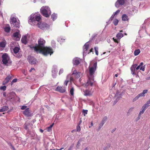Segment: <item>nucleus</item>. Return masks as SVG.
<instances>
[{"label": "nucleus", "instance_id": "1", "mask_svg": "<svg viewBox=\"0 0 150 150\" xmlns=\"http://www.w3.org/2000/svg\"><path fill=\"white\" fill-rule=\"evenodd\" d=\"M97 62L92 61L90 63L89 67V75L88 79L85 84L83 85L86 89L83 90L84 95L85 96H91L93 93L92 87L94 82L93 74L96 70L97 68Z\"/></svg>", "mask_w": 150, "mask_h": 150}, {"label": "nucleus", "instance_id": "2", "mask_svg": "<svg viewBox=\"0 0 150 150\" xmlns=\"http://www.w3.org/2000/svg\"><path fill=\"white\" fill-rule=\"evenodd\" d=\"M38 42V45L33 47L34 50L37 53H42L45 56L49 54L51 55L53 53V52L51 47L45 46V41L43 38L39 39Z\"/></svg>", "mask_w": 150, "mask_h": 150}, {"label": "nucleus", "instance_id": "3", "mask_svg": "<svg viewBox=\"0 0 150 150\" xmlns=\"http://www.w3.org/2000/svg\"><path fill=\"white\" fill-rule=\"evenodd\" d=\"M41 19V16L37 13H33L29 17L28 21L29 24L31 25H35L37 24L38 27L42 30L47 29L49 25L43 22H38Z\"/></svg>", "mask_w": 150, "mask_h": 150}, {"label": "nucleus", "instance_id": "4", "mask_svg": "<svg viewBox=\"0 0 150 150\" xmlns=\"http://www.w3.org/2000/svg\"><path fill=\"white\" fill-rule=\"evenodd\" d=\"M40 11L42 15L46 17H49L51 13L50 8L48 6H43L40 9Z\"/></svg>", "mask_w": 150, "mask_h": 150}, {"label": "nucleus", "instance_id": "5", "mask_svg": "<svg viewBox=\"0 0 150 150\" xmlns=\"http://www.w3.org/2000/svg\"><path fill=\"white\" fill-rule=\"evenodd\" d=\"M89 47V45L88 42H86L83 46V55L86 56L87 54H89L90 53L92 52L93 48H92L89 50H88Z\"/></svg>", "mask_w": 150, "mask_h": 150}, {"label": "nucleus", "instance_id": "6", "mask_svg": "<svg viewBox=\"0 0 150 150\" xmlns=\"http://www.w3.org/2000/svg\"><path fill=\"white\" fill-rule=\"evenodd\" d=\"M2 62L4 64L8 65L7 64L11 63L10 57L7 54L5 53L3 54L2 56Z\"/></svg>", "mask_w": 150, "mask_h": 150}, {"label": "nucleus", "instance_id": "7", "mask_svg": "<svg viewBox=\"0 0 150 150\" xmlns=\"http://www.w3.org/2000/svg\"><path fill=\"white\" fill-rule=\"evenodd\" d=\"M74 81V79L72 76V75L70 74L68 75L66 79L64 82V85L67 86L68 83H71Z\"/></svg>", "mask_w": 150, "mask_h": 150}, {"label": "nucleus", "instance_id": "8", "mask_svg": "<svg viewBox=\"0 0 150 150\" xmlns=\"http://www.w3.org/2000/svg\"><path fill=\"white\" fill-rule=\"evenodd\" d=\"M28 59L29 62L32 64H36L37 61L36 59L33 57L28 56Z\"/></svg>", "mask_w": 150, "mask_h": 150}, {"label": "nucleus", "instance_id": "9", "mask_svg": "<svg viewBox=\"0 0 150 150\" xmlns=\"http://www.w3.org/2000/svg\"><path fill=\"white\" fill-rule=\"evenodd\" d=\"M122 95V94L118 91L117 92L114 96L115 98L116 99V100L114 101L115 104L121 97Z\"/></svg>", "mask_w": 150, "mask_h": 150}, {"label": "nucleus", "instance_id": "10", "mask_svg": "<svg viewBox=\"0 0 150 150\" xmlns=\"http://www.w3.org/2000/svg\"><path fill=\"white\" fill-rule=\"evenodd\" d=\"M82 73L80 72H77L76 70L74 71L72 74L74 75V76L76 78H78L80 77V76L82 75Z\"/></svg>", "mask_w": 150, "mask_h": 150}, {"label": "nucleus", "instance_id": "11", "mask_svg": "<svg viewBox=\"0 0 150 150\" xmlns=\"http://www.w3.org/2000/svg\"><path fill=\"white\" fill-rule=\"evenodd\" d=\"M13 36L14 39H15L16 40H19L21 37V35L19 33V31L14 33Z\"/></svg>", "mask_w": 150, "mask_h": 150}, {"label": "nucleus", "instance_id": "12", "mask_svg": "<svg viewBox=\"0 0 150 150\" xmlns=\"http://www.w3.org/2000/svg\"><path fill=\"white\" fill-rule=\"evenodd\" d=\"M125 2V0H118L115 3V6L117 8H119L120 6L123 5Z\"/></svg>", "mask_w": 150, "mask_h": 150}, {"label": "nucleus", "instance_id": "13", "mask_svg": "<svg viewBox=\"0 0 150 150\" xmlns=\"http://www.w3.org/2000/svg\"><path fill=\"white\" fill-rule=\"evenodd\" d=\"M145 68V65H143V62H141L139 65L136 67V70H138L140 69L143 71H144Z\"/></svg>", "mask_w": 150, "mask_h": 150}, {"label": "nucleus", "instance_id": "14", "mask_svg": "<svg viewBox=\"0 0 150 150\" xmlns=\"http://www.w3.org/2000/svg\"><path fill=\"white\" fill-rule=\"evenodd\" d=\"M24 115L27 117L31 116L33 115L30 112L29 108H27L23 112Z\"/></svg>", "mask_w": 150, "mask_h": 150}, {"label": "nucleus", "instance_id": "15", "mask_svg": "<svg viewBox=\"0 0 150 150\" xmlns=\"http://www.w3.org/2000/svg\"><path fill=\"white\" fill-rule=\"evenodd\" d=\"M137 66V64H134L131 67L130 69L131 70V73L133 75H135L136 72L137 70H136V67Z\"/></svg>", "mask_w": 150, "mask_h": 150}, {"label": "nucleus", "instance_id": "16", "mask_svg": "<svg viewBox=\"0 0 150 150\" xmlns=\"http://www.w3.org/2000/svg\"><path fill=\"white\" fill-rule=\"evenodd\" d=\"M29 37L28 35L23 36L21 40L22 42L24 44H26L27 42V40Z\"/></svg>", "mask_w": 150, "mask_h": 150}, {"label": "nucleus", "instance_id": "17", "mask_svg": "<svg viewBox=\"0 0 150 150\" xmlns=\"http://www.w3.org/2000/svg\"><path fill=\"white\" fill-rule=\"evenodd\" d=\"M56 90L60 93H64L66 91V88L64 86H58L56 88Z\"/></svg>", "mask_w": 150, "mask_h": 150}, {"label": "nucleus", "instance_id": "18", "mask_svg": "<svg viewBox=\"0 0 150 150\" xmlns=\"http://www.w3.org/2000/svg\"><path fill=\"white\" fill-rule=\"evenodd\" d=\"M80 59L79 58H75L73 59V64L74 65H77L80 63Z\"/></svg>", "mask_w": 150, "mask_h": 150}, {"label": "nucleus", "instance_id": "19", "mask_svg": "<svg viewBox=\"0 0 150 150\" xmlns=\"http://www.w3.org/2000/svg\"><path fill=\"white\" fill-rule=\"evenodd\" d=\"M122 19L123 21L128 22L129 20V18L127 15L123 14L122 16Z\"/></svg>", "mask_w": 150, "mask_h": 150}, {"label": "nucleus", "instance_id": "20", "mask_svg": "<svg viewBox=\"0 0 150 150\" xmlns=\"http://www.w3.org/2000/svg\"><path fill=\"white\" fill-rule=\"evenodd\" d=\"M11 79V76H10L9 75L7 76L3 81V84L5 85L8 83Z\"/></svg>", "mask_w": 150, "mask_h": 150}, {"label": "nucleus", "instance_id": "21", "mask_svg": "<svg viewBox=\"0 0 150 150\" xmlns=\"http://www.w3.org/2000/svg\"><path fill=\"white\" fill-rule=\"evenodd\" d=\"M52 75L53 76H55L57 72V67L56 66H54L52 70Z\"/></svg>", "mask_w": 150, "mask_h": 150}, {"label": "nucleus", "instance_id": "22", "mask_svg": "<svg viewBox=\"0 0 150 150\" xmlns=\"http://www.w3.org/2000/svg\"><path fill=\"white\" fill-rule=\"evenodd\" d=\"M120 11L119 10H117L115 12L113 13V14L111 17L110 19L112 20L113 19L114 17L116 16L117 15L120 13Z\"/></svg>", "mask_w": 150, "mask_h": 150}, {"label": "nucleus", "instance_id": "23", "mask_svg": "<svg viewBox=\"0 0 150 150\" xmlns=\"http://www.w3.org/2000/svg\"><path fill=\"white\" fill-rule=\"evenodd\" d=\"M6 41L4 40L0 42V47L2 48H4L5 47L6 45Z\"/></svg>", "mask_w": 150, "mask_h": 150}, {"label": "nucleus", "instance_id": "24", "mask_svg": "<svg viewBox=\"0 0 150 150\" xmlns=\"http://www.w3.org/2000/svg\"><path fill=\"white\" fill-rule=\"evenodd\" d=\"M107 117H103L101 122L100 124H101V126H103V125L105 123V122L107 121Z\"/></svg>", "mask_w": 150, "mask_h": 150}, {"label": "nucleus", "instance_id": "25", "mask_svg": "<svg viewBox=\"0 0 150 150\" xmlns=\"http://www.w3.org/2000/svg\"><path fill=\"white\" fill-rule=\"evenodd\" d=\"M1 109V111L3 112L8 110V108L7 106H4L2 107Z\"/></svg>", "mask_w": 150, "mask_h": 150}, {"label": "nucleus", "instance_id": "26", "mask_svg": "<svg viewBox=\"0 0 150 150\" xmlns=\"http://www.w3.org/2000/svg\"><path fill=\"white\" fill-rule=\"evenodd\" d=\"M11 25H12L13 23H15L17 22L16 20V18L15 17H13L11 18Z\"/></svg>", "mask_w": 150, "mask_h": 150}, {"label": "nucleus", "instance_id": "27", "mask_svg": "<svg viewBox=\"0 0 150 150\" xmlns=\"http://www.w3.org/2000/svg\"><path fill=\"white\" fill-rule=\"evenodd\" d=\"M11 25L13 26L14 27L19 28L20 26V24L19 22L17 21L13 24Z\"/></svg>", "mask_w": 150, "mask_h": 150}, {"label": "nucleus", "instance_id": "28", "mask_svg": "<svg viewBox=\"0 0 150 150\" xmlns=\"http://www.w3.org/2000/svg\"><path fill=\"white\" fill-rule=\"evenodd\" d=\"M123 36V34L120 33H118L116 35V37L117 39H120Z\"/></svg>", "mask_w": 150, "mask_h": 150}, {"label": "nucleus", "instance_id": "29", "mask_svg": "<svg viewBox=\"0 0 150 150\" xmlns=\"http://www.w3.org/2000/svg\"><path fill=\"white\" fill-rule=\"evenodd\" d=\"M65 40V39H62L61 37H59L57 39L58 41L59 42L60 44L62 42H64Z\"/></svg>", "mask_w": 150, "mask_h": 150}, {"label": "nucleus", "instance_id": "30", "mask_svg": "<svg viewBox=\"0 0 150 150\" xmlns=\"http://www.w3.org/2000/svg\"><path fill=\"white\" fill-rule=\"evenodd\" d=\"M57 14L55 13H53L51 15V18L53 21L57 19Z\"/></svg>", "mask_w": 150, "mask_h": 150}, {"label": "nucleus", "instance_id": "31", "mask_svg": "<svg viewBox=\"0 0 150 150\" xmlns=\"http://www.w3.org/2000/svg\"><path fill=\"white\" fill-rule=\"evenodd\" d=\"M20 50V48L18 47H16L13 49V51L16 54Z\"/></svg>", "mask_w": 150, "mask_h": 150}, {"label": "nucleus", "instance_id": "32", "mask_svg": "<svg viewBox=\"0 0 150 150\" xmlns=\"http://www.w3.org/2000/svg\"><path fill=\"white\" fill-rule=\"evenodd\" d=\"M140 51L139 49L137 50L134 51V55L135 56L137 55L140 53Z\"/></svg>", "mask_w": 150, "mask_h": 150}, {"label": "nucleus", "instance_id": "33", "mask_svg": "<svg viewBox=\"0 0 150 150\" xmlns=\"http://www.w3.org/2000/svg\"><path fill=\"white\" fill-rule=\"evenodd\" d=\"M118 22L119 21L117 19H115L113 21V23L116 26L118 24Z\"/></svg>", "mask_w": 150, "mask_h": 150}, {"label": "nucleus", "instance_id": "34", "mask_svg": "<svg viewBox=\"0 0 150 150\" xmlns=\"http://www.w3.org/2000/svg\"><path fill=\"white\" fill-rule=\"evenodd\" d=\"M145 110V109L142 107L141 110L139 112V115H141V114H143Z\"/></svg>", "mask_w": 150, "mask_h": 150}, {"label": "nucleus", "instance_id": "35", "mask_svg": "<svg viewBox=\"0 0 150 150\" xmlns=\"http://www.w3.org/2000/svg\"><path fill=\"white\" fill-rule=\"evenodd\" d=\"M10 28L9 27H6L4 28V30L6 32H8L10 31Z\"/></svg>", "mask_w": 150, "mask_h": 150}, {"label": "nucleus", "instance_id": "36", "mask_svg": "<svg viewBox=\"0 0 150 150\" xmlns=\"http://www.w3.org/2000/svg\"><path fill=\"white\" fill-rule=\"evenodd\" d=\"M54 125V123L52 124L47 128V131L48 132H50L52 128Z\"/></svg>", "mask_w": 150, "mask_h": 150}, {"label": "nucleus", "instance_id": "37", "mask_svg": "<svg viewBox=\"0 0 150 150\" xmlns=\"http://www.w3.org/2000/svg\"><path fill=\"white\" fill-rule=\"evenodd\" d=\"M74 89L73 87H72L70 90V94L72 96H73L74 95Z\"/></svg>", "mask_w": 150, "mask_h": 150}, {"label": "nucleus", "instance_id": "38", "mask_svg": "<svg viewBox=\"0 0 150 150\" xmlns=\"http://www.w3.org/2000/svg\"><path fill=\"white\" fill-rule=\"evenodd\" d=\"M94 49H95V51L96 54V55H98V47H94Z\"/></svg>", "mask_w": 150, "mask_h": 150}, {"label": "nucleus", "instance_id": "39", "mask_svg": "<svg viewBox=\"0 0 150 150\" xmlns=\"http://www.w3.org/2000/svg\"><path fill=\"white\" fill-rule=\"evenodd\" d=\"M149 106V105H147L145 103L142 106V107L146 110Z\"/></svg>", "mask_w": 150, "mask_h": 150}, {"label": "nucleus", "instance_id": "40", "mask_svg": "<svg viewBox=\"0 0 150 150\" xmlns=\"http://www.w3.org/2000/svg\"><path fill=\"white\" fill-rule=\"evenodd\" d=\"M88 110H83L82 111V113L84 116L87 114Z\"/></svg>", "mask_w": 150, "mask_h": 150}, {"label": "nucleus", "instance_id": "41", "mask_svg": "<svg viewBox=\"0 0 150 150\" xmlns=\"http://www.w3.org/2000/svg\"><path fill=\"white\" fill-rule=\"evenodd\" d=\"M139 98V95H138L137 96L135 97L133 100V102H135L137 100H138Z\"/></svg>", "mask_w": 150, "mask_h": 150}, {"label": "nucleus", "instance_id": "42", "mask_svg": "<svg viewBox=\"0 0 150 150\" xmlns=\"http://www.w3.org/2000/svg\"><path fill=\"white\" fill-rule=\"evenodd\" d=\"M80 143H81V141L79 140V141L76 145V147L77 148H79V146L80 145Z\"/></svg>", "mask_w": 150, "mask_h": 150}, {"label": "nucleus", "instance_id": "43", "mask_svg": "<svg viewBox=\"0 0 150 150\" xmlns=\"http://www.w3.org/2000/svg\"><path fill=\"white\" fill-rule=\"evenodd\" d=\"M132 11L134 12V13H137L138 11L137 8L135 7H134L133 8Z\"/></svg>", "mask_w": 150, "mask_h": 150}, {"label": "nucleus", "instance_id": "44", "mask_svg": "<svg viewBox=\"0 0 150 150\" xmlns=\"http://www.w3.org/2000/svg\"><path fill=\"white\" fill-rule=\"evenodd\" d=\"M6 86H2L0 87V89L4 91L6 89Z\"/></svg>", "mask_w": 150, "mask_h": 150}, {"label": "nucleus", "instance_id": "45", "mask_svg": "<svg viewBox=\"0 0 150 150\" xmlns=\"http://www.w3.org/2000/svg\"><path fill=\"white\" fill-rule=\"evenodd\" d=\"M134 108L133 107H131V108H130L129 109L127 113H130V112H131L133 110Z\"/></svg>", "mask_w": 150, "mask_h": 150}, {"label": "nucleus", "instance_id": "46", "mask_svg": "<svg viewBox=\"0 0 150 150\" xmlns=\"http://www.w3.org/2000/svg\"><path fill=\"white\" fill-rule=\"evenodd\" d=\"M17 81V79H14L12 81L11 83V85H12L13 83L16 82Z\"/></svg>", "mask_w": 150, "mask_h": 150}, {"label": "nucleus", "instance_id": "47", "mask_svg": "<svg viewBox=\"0 0 150 150\" xmlns=\"http://www.w3.org/2000/svg\"><path fill=\"white\" fill-rule=\"evenodd\" d=\"M64 71L63 69H61L59 71V75H60L62 74Z\"/></svg>", "mask_w": 150, "mask_h": 150}, {"label": "nucleus", "instance_id": "48", "mask_svg": "<svg viewBox=\"0 0 150 150\" xmlns=\"http://www.w3.org/2000/svg\"><path fill=\"white\" fill-rule=\"evenodd\" d=\"M80 130H81L80 127L79 125L77 127L76 130L78 132V131H80Z\"/></svg>", "mask_w": 150, "mask_h": 150}, {"label": "nucleus", "instance_id": "49", "mask_svg": "<svg viewBox=\"0 0 150 150\" xmlns=\"http://www.w3.org/2000/svg\"><path fill=\"white\" fill-rule=\"evenodd\" d=\"M51 43L52 46L54 47L55 46V43L54 41H52Z\"/></svg>", "mask_w": 150, "mask_h": 150}, {"label": "nucleus", "instance_id": "50", "mask_svg": "<svg viewBox=\"0 0 150 150\" xmlns=\"http://www.w3.org/2000/svg\"><path fill=\"white\" fill-rule=\"evenodd\" d=\"M27 106H26L23 105L21 107V109L22 110H24L25 109H26V108H27Z\"/></svg>", "mask_w": 150, "mask_h": 150}, {"label": "nucleus", "instance_id": "51", "mask_svg": "<svg viewBox=\"0 0 150 150\" xmlns=\"http://www.w3.org/2000/svg\"><path fill=\"white\" fill-rule=\"evenodd\" d=\"M147 92V90H144L143 91V92H142V94H143L145 95V94Z\"/></svg>", "mask_w": 150, "mask_h": 150}, {"label": "nucleus", "instance_id": "52", "mask_svg": "<svg viewBox=\"0 0 150 150\" xmlns=\"http://www.w3.org/2000/svg\"><path fill=\"white\" fill-rule=\"evenodd\" d=\"M140 97H143L145 96V95L143 94H142V93H140L138 95Z\"/></svg>", "mask_w": 150, "mask_h": 150}, {"label": "nucleus", "instance_id": "53", "mask_svg": "<svg viewBox=\"0 0 150 150\" xmlns=\"http://www.w3.org/2000/svg\"><path fill=\"white\" fill-rule=\"evenodd\" d=\"M3 16L2 15V13L0 11V19H3Z\"/></svg>", "mask_w": 150, "mask_h": 150}, {"label": "nucleus", "instance_id": "54", "mask_svg": "<svg viewBox=\"0 0 150 150\" xmlns=\"http://www.w3.org/2000/svg\"><path fill=\"white\" fill-rule=\"evenodd\" d=\"M24 127L26 129H27L28 127L26 124L25 123L24 125Z\"/></svg>", "mask_w": 150, "mask_h": 150}, {"label": "nucleus", "instance_id": "55", "mask_svg": "<svg viewBox=\"0 0 150 150\" xmlns=\"http://www.w3.org/2000/svg\"><path fill=\"white\" fill-rule=\"evenodd\" d=\"M146 104L148 105H149V104H150V101L149 100H148L146 103Z\"/></svg>", "mask_w": 150, "mask_h": 150}, {"label": "nucleus", "instance_id": "56", "mask_svg": "<svg viewBox=\"0 0 150 150\" xmlns=\"http://www.w3.org/2000/svg\"><path fill=\"white\" fill-rule=\"evenodd\" d=\"M146 104L148 105H149V104H150V101L149 100H148L146 103Z\"/></svg>", "mask_w": 150, "mask_h": 150}, {"label": "nucleus", "instance_id": "57", "mask_svg": "<svg viewBox=\"0 0 150 150\" xmlns=\"http://www.w3.org/2000/svg\"><path fill=\"white\" fill-rule=\"evenodd\" d=\"M113 40L115 42H117V40L116 39H115L114 38H113Z\"/></svg>", "mask_w": 150, "mask_h": 150}, {"label": "nucleus", "instance_id": "58", "mask_svg": "<svg viewBox=\"0 0 150 150\" xmlns=\"http://www.w3.org/2000/svg\"><path fill=\"white\" fill-rule=\"evenodd\" d=\"M35 69L34 68H32L30 70H29V71L31 72L33 70H34Z\"/></svg>", "mask_w": 150, "mask_h": 150}, {"label": "nucleus", "instance_id": "59", "mask_svg": "<svg viewBox=\"0 0 150 150\" xmlns=\"http://www.w3.org/2000/svg\"><path fill=\"white\" fill-rule=\"evenodd\" d=\"M102 126H101V124H99V128L98 129V130H99L100 129V128L102 127Z\"/></svg>", "mask_w": 150, "mask_h": 150}, {"label": "nucleus", "instance_id": "60", "mask_svg": "<svg viewBox=\"0 0 150 150\" xmlns=\"http://www.w3.org/2000/svg\"><path fill=\"white\" fill-rule=\"evenodd\" d=\"M102 126H101V124H99V128L98 129V130H99L100 129V128L102 127Z\"/></svg>", "mask_w": 150, "mask_h": 150}, {"label": "nucleus", "instance_id": "61", "mask_svg": "<svg viewBox=\"0 0 150 150\" xmlns=\"http://www.w3.org/2000/svg\"><path fill=\"white\" fill-rule=\"evenodd\" d=\"M11 147H12V149L13 150H15V148L11 145Z\"/></svg>", "mask_w": 150, "mask_h": 150}, {"label": "nucleus", "instance_id": "62", "mask_svg": "<svg viewBox=\"0 0 150 150\" xmlns=\"http://www.w3.org/2000/svg\"><path fill=\"white\" fill-rule=\"evenodd\" d=\"M40 132H42H42H43V130H42V129H40Z\"/></svg>", "mask_w": 150, "mask_h": 150}, {"label": "nucleus", "instance_id": "63", "mask_svg": "<svg viewBox=\"0 0 150 150\" xmlns=\"http://www.w3.org/2000/svg\"><path fill=\"white\" fill-rule=\"evenodd\" d=\"M82 122V121L81 120L79 122V125H80L81 123Z\"/></svg>", "mask_w": 150, "mask_h": 150}, {"label": "nucleus", "instance_id": "64", "mask_svg": "<svg viewBox=\"0 0 150 150\" xmlns=\"http://www.w3.org/2000/svg\"><path fill=\"white\" fill-rule=\"evenodd\" d=\"M84 150H88V148H87V147L86 148L84 149Z\"/></svg>", "mask_w": 150, "mask_h": 150}]
</instances>
